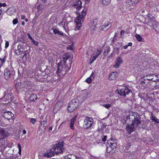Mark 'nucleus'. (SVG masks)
I'll list each match as a JSON object with an SVG mask.
<instances>
[{"label":"nucleus","instance_id":"nucleus-1","mask_svg":"<svg viewBox=\"0 0 159 159\" xmlns=\"http://www.w3.org/2000/svg\"><path fill=\"white\" fill-rule=\"evenodd\" d=\"M62 57L63 60L61 61L58 65V72L61 73L62 75H65L70 69L66 63L67 61L68 60L70 66H71L72 62L70 61V60L69 59L70 58V56L68 54H65Z\"/></svg>","mask_w":159,"mask_h":159},{"label":"nucleus","instance_id":"nucleus-2","mask_svg":"<svg viewBox=\"0 0 159 159\" xmlns=\"http://www.w3.org/2000/svg\"><path fill=\"white\" fill-rule=\"evenodd\" d=\"M78 107V100L76 99H72L69 103L67 107V111L70 112H73Z\"/></svg>","mask_w":159,"mask_h":159},{"label":"nucleus","instance_id":"nucleus-3","mask_svg":"<svg viewBox=\"0 0 159 159\" xmlns=\"http://www.w3.org/2000/svg\"><path fill=\"white\" fill-rule=\"evenodd\" d=\"M63 143L64 142H62L61 143H58L55 145L54 147L52 148L55 154L58 155L63 152L64 150L63 148Z\"/></svg>","mask_w":159,"mask_h":159},{"label":"nucleus","instance_id":"nucleus-4","mask_svg":"<svg viewBox=\"0 0 159 159\" xmlns=\"http://www.w3.org/2000/svg\"><path fill=\"white\" fill-rule=\"evenodd\" d=\"M93 123V119L90 117H87L84 120L83 127L85 129H88L92 125Z\"/></svg>","mask_w":159,"mask_h":159},{"label":"nucleus","instance_id":"nucleus-5","mask_svg":"<svg viewBox=\"0 0 159 159\" xmlns=\"http://www.w3.org/2000/svg\"><path fill=\"white\" fill-rule=\"evenodd\" d=\"M131 91L127 87H124L122 89H119L118 93L121 96H123L125 98L126 95H128L131 92Z\"/></svg>","mask_w":159,"mask_h":159},{"label":"nucleus","instance_id":"nucleus-6","mask_svg":"<svg viewBox=\"0 0 159 159\" xmlns=\"http://www.w3.org/2000/svg\"><path fill=\"white\" fill-rule=\"evenodd\" d=\"M55 155V152H54V150L53 148L47 150L44 152L43 154V157L47 158H49L52 157L54 156Z\"/></svg>","mask_w":159,"mask_h":159},{"label":"nucleus","instance_id":"nucleus-7","mask_svg":"<svg viewBox=\"0 0 159 159\" xmlns=\"http://www.w3.org/2000/svg\"><path fill=\"white\" fill-rule=\"evenodd\" d=\"M131 116H134V123L136 125V126H137L139 124L141 123L140 120L141 118L139 117V115L137 112H133L131 115Z\"/></svg>","mask_w":159,"mask_h":159},{"label":"nucleus","instance_id":"nucleus-8","mask_svg":"<svg viewBox=\"0 0 159 159\" xmlns=\"http://www.w3.org/2000/svg\"><path fill=\"white\" fill-rule=\"evenodd\" d=\"M3 116L5 118L9 120L11 119H13L14 115L10 111H5L4 112Z\"/></svg>","mask_w":159,"mask_h":159},{"label":"nucleus","instance_id":"nucleus-9","mask_svg":"<svg viewBox=\"0 0 159 159\" xmlns=\"http://www.w3.org/2000/svg\"><path fill=\"white\" fill-rule=\"evenodd\" d=\"M13 99V97L11 93H10L7 94H5L2 98V99L3 101L6 102L8 101V102L11 101Z\"/></svg>","mask_w":159,"mask_h":159},{"label":"nucleus","instance_id":"nucleus-10","mask_svg":"<svg viewBox=\"0 0 159 159\" xmlns=\"http://www.w3.org/2000/svg\"><path fill=\"white\" fill-rule=\"evenodd\" d=\"M0 135L1 137L0 141H1L3 139L7 137L8 136V133L7 131H5L2 127H0Z\"/></svg>","mask_w":159,"mask_h":159},{"label":"nucleus","instance_id":"nucleus-11","mask_svg":"<svg viewBox=\"0 0 159 159\" xmlns=\"http://www.w3.org/2000/svg\"><path fill=\"white\" fill-rule=\"evenodd\" d=\"M154 77L156 78V76L153 74L146 75L143 77L144 78L147 79V80L150 81L152 82V84L153 82H155L156 80Z\"/></svg>","mask_w":159,"mask_h":159},{"label":"nucleus","instance_id":"nucleus-12","mask_svg":"<svg viewBox=\"0 0 159 159\" xmlns=\"http://www.w3.org/2000/svg\"><path fill=\"white\" fill-rule=\"evenodd\" d=\"M123 62L122 59L119 57H118L116 58L115 61V64L114 65V67L115 68H118Z\"/></svg>","mask_w":159,"mask_h":159},{"label":"nucleus","instance_id":"nucleus-13","mask_svg":"<svg viewBox=\"0 0 159 159\" xmlns=\"http://www.w3.org/2000/svg\"><path fill=\"white\" fill-rule=\"evenodd\" d=\"M138 2V1L136 0H127L126 1V6L129 7V6H133Z\"/></svg>","mask_w":159,"mask_h":159},{"label":"nucleus","instance_id":"nucleus-14","mask_svg":"<svg viewBox=\"0 0 159 159\" xmlns=\"http://www.w3.org/2000/svg\"><path fill=\"white\" fill-rule=\"evenodd\" d=\"M141 85L142 86L146 88L148 85H152V82L150 81L147 79L145 78H144L143 80L141 81Z\"/></svg>","mask_w":159,"mask_h":159},{"label":"nucleus","instance_id":"nucleus-15","mask_svg":"<svg viewBox=\"0 0 159 159\" xmlns=\"http://www.w3.org/2000/svg\"><path fill=\"white\" fill-rule=\"evenodd\" d=\"M116 140L113 138H111L107 141V143L109 146H112L114 147L116 146Z\"/></svg>","mask_w":159,"mask_h":159},{"label":"nucleus","instance_id":"nucleus-16","mask_svg":"<svg viewBox=\"0 0 159 159\" xmlns=\"http://www.w3.org/2000/svg\"><path fill=\"white\" fill-rule=\"evenodd\" d=\"M73 6L76 7V9L79 10L82 7V2L80 0L76 1L74 3Z\"/></svg>","mask_w":159,"mask_h":159},{"label":"nucleus","instance_id":"nucleus-17","mask_svg":"<svg viewBox=\"0 0 159 159\" xmlns=\"http://www.w3.org/2000/svg\"><path fill=\"white\" fill-rule=\"evenodd\" d=\"M40 123L41 125L39 126V130L43 129L42 130L44 132L47 126V122L46 121H40Z\"/></svg>","mask_w":159,"mask_h":159},{"label":"nucleus","instance_id":"nucleus-18","mask_svg":"<svg viewBox=\"0 0 159 159\" xmlns=\"http://www.w3.org/2000/svg\"><path fill=\"white\" fill-rule=\"evenodd\" d=\"M15 12V9L13 7H9L6 11L7 14L9 16H11Z\"/></svg>","mask_w":159,"mask_h":159},{"label":"nucleus","instance_id":"nucleus-19","mask_svg":"<svg viewBox=\"0 0 159 159\" xmlns=\"http://www.w3.org/2000/svg\"><path fill=\"white\" fill-rule=\"evenodd\" d=\"M125 129L127 131L128 134H130L132 132L134 131V127L130 126L129 124H128Z\"/></svg>","mask_w":159,"mask_h":159},{"label":"nucleus","instance_id":"nucleus-20","mask_svg":"<svg viewBox=\"0 0 159 159\" xmlns=\"http://www.w3.org/2000/svg\"><path fill=\"white\" fill-rule=\"evenodd\" d=\"M11 74V73L9 70L7 69H6L4 70V75L5 76V78L7 80L9 78V77Z\"/></svg>","mask_w":159,"mask_h":159},{"label":"nucleus","instance_id":"nucleus-21","mask_svg":"<svg viewBox=\"0 0 159 159\" xmlns=\"http://www.w3.org/2000/svg\"><path fill=\"white\" fill-rule=\"evenodd\" d=\"M150 118L152 120L156 123H159V119H157L154 115L153 113H151Z\"/></svg>","mask_w":159,"mask_h":159},{"label":"nucleus","instance_id":"nucleus-22","mask_svg":"<svg viewBox=\"0 0 159 159\" xmlns=\"http://www.w3.org/2000/svg\"><path fill=\"white\" fill-rule=\"evenodd\" d=\"M81 20H75V30H78L80 27L81 26L82 24L81 22Z\"/></svg>","mask_w":159,"mask_h":159},{"label":"nucleus","instance_id":"nucleus-23","mask_svg":"<svg viewBox=\"0 0 159 159\" xmlns=\"http://www.w3.org/2000/svg\"><path fill=\"white\" fill-rule=\"evenodd\" d=\"M117 73L114 72L112 73L109 76V79L110 80H113L116 78Z\"/></svg>","mask_w":159,"mask_h":159},{"label":"nucleus","instance_id":"nucleus-24","mask_svg":"<svg viewBox=\"0 0 159 159\" xmlns=\"http://www.w3.org/2000/svg\"><path fill=\"white\" fill-rule=\"evenodd\" d=\"M86 9H84L81 12V14H79L78 18L80 19H82L84 18L86 16Z\"/></svg>","mask_w":159,"mask_h":159},{"label":"nucleus","instance_id":"nucleus-25","mask_svg":"<svg viewBox=\"0 0 159 159\" xmlns=\"http://www.w3.org/2000/svg\"><path fill=\"white\" fill-rule=\"evenodd\" d=\"M37 95L35 94H32L29 98L30 101H34L37 99Z\"/></svg>","mask_w":159,"mask_h":159},{"label":"nucleus","instance_id":"nucleus-26","mask_svg":"<svg viewBox=\"0 0 159 159\" xmlns=\"http://www.w3.org/2000/svg\"><path fill=\"white\" fill-rule=\"evenodd\" d=\"M53 31L54 33L55 34H58L60 35H63V33L62 32L59 31L57 29H53Z\"/></svg>","mask_w":159,"mask_h":159},{"label":"nucleus","instance_id":"nucleus-27","mask_svg":"<svg viewBox=\"0 0 159 159\" xmlns=\"http://www.w3.org/2000/svg\"><path fill=\"white\" fill-rule=\"evenodd\" d=\"M109 25V24L107 23L103 25L102 27V30L103 31H106L107 30L108 28V26Z\"/></svg>","mask_w":159,"mask_h":159},{"label":"nucleus","instance_id":"nucleus-28","mask_svg":"<svg viewBox=\"0 0 159 159\" xmlns=\"http://www.w3.org/2000/svg\"><path fill=\"white\" fill-rule=\"evenodd\" d=\"M104 127V125L102 123H100V126L98 127L97 129V131L98 132H100L102 130H103Z\"/></svg>","mask_w":159,"mask_h":159},{"label":"nucleus","instance_id":"nucleus-29","mask_svg":"<svg viewBox=\"0 0 159 159\" xmlns=\"http://www.w3.org/2000/svg\"><path fill=\"white\" fill-rule=\"evenodd\" d=\"M116 147H114L113 146H109V147L107 146V152L110 153L111 151H112L114 148H115Z\"/></svg>","mask_w":159,"mask_h":159},{"label":"nucleus","instance_id":"nucleus-30","mask_svg":"<svg viewBox=\"0 0 159 159\" xmlns=\"http://www.w3.org/2000/svg\"><path fill=\"white\" fill-rule=\"evenodd\" d=\"M110 51V48L109 47H107L104 52V55L107 56Z\"/></svg>","mask_w":159,"mask_h":159},{"label":"nucleus","instance_id":"nucleus-31","mask_svg":"<svg viewBox=\"0 0 159 159\" xmlns=\"http://www.w3.org/2000/svg\"><path fill=\"white\" fill-rule=\"evenodd\" d=\"M111 0H102V3L105 5H108L109 4Z\"/></svg>","mask_w":159,"mask_h":159},{"label":"nucleus","instance_id":"nucleus-32","mask_svg":"<svg viewBox=\"0 0 159 159\" xmlns=\"http://www.w3.org/2000/svg\"><path fill=\"white\" fill-rule=\"evenodd\" d=\"M15 53L17 55H19L20 54H23L24 52L23 51H21L20 49H18L17 50L15 51Z\"/></svg>","mask_w":159,"mask_h":159},{"label":"nucleus","instance_id":"nucleus-33","mask_svg":"<svg viewBox=\"0 0 159 159\" xmlns=\"http://www.w3.org/2000/svg\"><path fill=\"white\" fill-rule=\"evenodd\" d=\"M21 82L18 83H17L16 84L15 87L17 90H19L22 88V87L21 86Z\"/></svg>","mask_w":159,"mask_h":159},{"label":"nucleus","instance_id":"nucleus-34","mask_svg":"<svg viewBox=\"0 0 159 159\" xmlns=\"http://www.w3.org/2000/svg\"><path fill=\"white\" fill-rule=\"evenodd\" d=\"M135 37L139 41L141 42L142 40V38L139 35L136 34L135 35Z\"/></svg>","mask_w":159,"mask_h":159},{"label":"nucleus","instance_id":"nucleus-35","mask_svg":"<svg viewBox=\"0 0 159 159\" xmlns=\"http://www.w3.org/2000/svg\"><path fill=\"white\" fill-rule=\"evenodd\" d=\"M147 17H148V18H147V19H150L151 20H152L154 19H155L154 16H153L151 14H148L147 15Z\"/></svg>","mask_w":159,"mask_h":159},{"label":"nucleus","instance_id":"nucleus-36","mask_svg":"<svg viewBox=\"0 0 159 159\" xmlns=\"http://www.w3.org/2000/svg\"><path fill=\"white\" fill-rule=\"evenodd\" d=\"M155 84H154L153 83L152 84H153L152 85H153V86H154V87L155 88V89H159V83L157 82V83H155L153 82Z\"/></svg>","mask_w":159,"mask_h":159},{"label":"nucleus","instance_id":"nucleus-37","mask_svg":"<svg viewBox=\"0 0 159 159\" xmlns=\"http://www.w3.org/2000/svg\"><path fill=\"white\" fill-rule=\"evenodd\" d=\"M97 58H98V57L96 56L93 55V56L91 58V62L90 63V64H91L93 61H94Z\"/></svg>","mask_w":159,"mask_h":159},{"label":"nucleus","instance_id":"nucleus-38","mask_svg":"<svg viewBox=\"0 0 159 159\" xmlns=\"http://www.w3.org/2000/svg\"><path fill=\"white\" fill-rule=\"evenodd\" d=\"M65 20H62L61 22V23L62 24V26H63V27L64 28H65V26H66L67 24H68V23H66L65 22Z\"/></svg>","mask_w":159,"mask_h":159},{"label":"nucleus","instance_id":"nucleus-39","mask_svg":"<svg viewBox=\"0 0 159 159\" xmlns=\"http://www.w3.org/2000/svg\"><path fill=\"white\" fill-rule=\"evenodd\" d=\"M92 79L90 77H89L85 81L88 83H90L92 82Z\"/></svg>","mask_w":159,"mask_h":159},{"label":"nucleus","instance_id":"nucleus-40","mask_svg":"<svg viewBox=\"0 0 159 159\" xmlns=\"http://www.w3.org/2000/svg\"><path fill=\"white\" fill-rule=\"evenodd\" d=\"M101 52L102 51H101V50H98L97 49L95 56H96L98 57L99 55H100L101 53Z\"/></svg>","mask_w":159,"mask_h":159},{"label":"nucleus","instance_id":"nucleus-41","mask_svg":"<svg viewBox=\"0 0 159 159\" xmlns=\"http://www.w3.org/2000/svg\"><path fill=\"white\" fill-rule=\"evenodd\" d=\"M111 104H103V106L106 108L108 109L111 106Z\"/></svg>","mask_w":159,"mask_h":159},{"label":"nucleus","instance_id":"nucleus-42","mask_svg":"<svg viewBox=\"0 0 159 159\" xmlns=\"http://www.w3.org/2000/svg\"><path fill=\"white\" fill-rule=\"evenodd\" d=\"M130 143H128L126 145L125 148L127 150H128L129 148L130 147Z\"/></svg>","mask_w":159,"mask_h":159},{"label":"nucleus","instance_id":"nucleus-43","mask_svg":"<svg viewBox=\"0 0 159 159\" xmlns=\"http://www.w3.org/2000/svg\"><path fill=\"white\" fill-rule=\"evenodd\" d=\"M119 48H118V47H116L114 48V51L116 52L117 53H119Z\"/></svg>","mask_w":159,"mask_h":159},{"label":"nucleus","instance_id":"nucleus-44","mask_svg":"<svg viewBox=\"0 0 159 159\" xmlns=\"http://www.w3.org/2000/svg\"><path fill=\"white\" fill-rule=\"evenodd\" d=\"M107 136H106V135L104 136L102 138V141L103 142H105L107 140Z\"/></svg>","mask_w":159,"mask_h":159},{"label":"nucleus","instance_id":"nucleus-45","mask_svg":"<svg viewBox=\"0 0 159 159\" xmlns=\"http://www.w3.org/2000/svg\"><path fill=\"white\" fill-rule=\"evenodd\" d=\"M5 57H4L2 59H1L0 58V60L1 61V62L2 64L6 61V59H5Z\"/></svg>","mask_w":159,"mask_h":159},{"label":"nucleus","instance_id":"nucleus-46","mask_svg":"<svg viewBox=\"0 0 159 159\" xmlns=\"http://www.w3.org/2000/svg\"><path fill=\"white\" fill-rule=\"evenodd\" d=\"M30 122L32 124H34L36 121V120L34 118H31L30 120Z\"/></svg>","mask_w":159,"mask_h":159},{"label":"nucleus","instance_id":"nucleus-47","mask_svg":"<svg viewBox=\"0 0 159 159\" xmlns=\"http://www.w3.org/2000/svg\"><path fill=\"white\" fill-rule=\"evenodd\" d=\"M17 48L19 49H24L23 46H22L21 44H19L18 45Z\"/></svg>","mask_w":159,"mask_h":159},{"label":"nucleus","instance_id":"nucleus-48","mask_svg":"<svg viewBox=\"0 0 159 159\" xmlns=\"http://www.w3.org/2000/svg\"><path fill=\"white\" fill-rule=\"evenodd\" d=\"M9 45V42L7 41H6V43H5V48H8V47Z\"/></svg>","mask_w":159,"mask_h":159},{"label":"nucleus","instance_id":"nucleus-49","mask_svg":"<svg viewBox=\"0 0 159 159\" xmlns=\"http://www.w3.org/2000/svg\"><path fill=\"white\" fill-rule=\"evenodd\" d=\"M7 6V5L5 3H0V7H2V6L3 7H6Z\"/></svg>","mask_w":159,"mask_h":159},{"label":"nucleus","instance_id":"nucleus-50","mask_svg":"<svg viewBox=\"0 0 159 159\" xmlns=\"http://www.w3.org/2000/svg\"><path fill=\"white\" fill-rule=\"evenodd\" d=\"M32 42H33L34 44L36 45V46H37L38 44V43L37 41H36L34 39L33 40H32Z\"/></svg>","mask_w":159,"mask_h":159},{"label":"nucleus","instance_id":"nucleus-51","mask_svg":"<svg viewBox=\"0 0 159 159\" xmlns=\"http://www.w3.org/2000/svg\"><path fill=\"white\" fill-rule=\"evenodd\" d=\"M27 35L29 37V38L31 39V40H33V39L32 37L31 36L30 34H28Z\"/></svg>","mask_w":159,"mask_h":159},{"label":"nucleus","instance_id":"nucleus-52","mask_svg":"<svg viewBox=\"0 0 159 159\" xmlns=\"http://www.w3.org/2000/svg\"><path fill=\"white\" fill-rule=\"evenodd\" d=\"M13 24L15 25L17 24L18 22V20H13Z\"/></svg>","mask_w":159,"mask_h":159},{"label":"nucleus","instance_id":"nucleus-53","mask_svg":"<svg viewBox=\"0 0 159 159\" xmlns=\"http://www.w3.org/2000/svg\"><path fill=\"white\" fill-rule=\"evenodd\" d=\"M70 128L72 129H74V125L73 124H70Z\"/></svg>","mask_w":159,"mask_h":159},{"label":"nucleus","instance_id":"nucleus-54","mask_svg":"<svg viewBox=\"0 0 159 159\" xmlns=\"http://www.w3.org/2000/svg\"><path fill=\"white\" fill-rule=\"evenodd\" d=\"M29 49L26 50V51H25V54L27 55L29 53V52L28 51V50H30V48L29 47Z\"/></svg>","mask_w":159,"mask_h":159},{"label":"nucleus","instance_id":"nucleus-55","mask_svg":"<svg viewBox=\"0 0 159 159\" xmlns=\"http://www.w3.org/2000/svg\"><path fill=\"white\" fill-rule=\"evenodd\" d=\"M95 74L94 72H92L91 75H90V77L93 79L94 78L93 75H94Z\"/></svg>","mask_w":159,"mask_h":159},{"label":"nucleus","instance_id":"nucleus-56","mask_svg":"<svg viewBox=\"0 0 159 159\" xmlns=\"http://www.w3.org/2000/svg\"><path fill=\"white\" fill-rule=\"evenodd\" d=\"M77 118V115H75V116L71 120H74L75 121V120H76Z\"/></svg>","mask_w":159,"mask_h":159},{"label":"nucleus","instance_id":"nucleus-57","mask_svg":"<svg viewBox=\"0 0 159 159\" xmlns=\"http://www.w3.org/2000/svg\"><path fill=\"white\" fill-rule=\"evenodd\" d=\"M130 115H129L127 116L125 118V119H126V120H127L128 119H130Z\"/></svg>","mask_w":159,"mask_h":159},{"label":"nucleus","instance_id":"nucleus-58","mask_svg":"<svg viewBox=\"0 0 159 159\" xmlns=\"http://www.w3.org/2000/svg\"><path fill=\"white\" fill-rule=\"evenodd\" d=\"M17 147H18V148H19V150H21V146L20 145V144H18Z\"/></svg>","mask_w":159,"mask_h":159},{"label":"nucleus","instance_id":"nucleus-59","mask_svg":"<svg viewBox=\"0 0 159 159\" xmlns=\"http://www.w3.org/2000/svg\"><path fill=\"white\" fill-rule=\"evenodd\" d=\"M67 48L68 49H70L71 50H73V48L72 47H71L70 46H68V47H67Z\"/></svg>","mask_w":159,"mask_h":159},{"label":"nucleus","instance_id":"nucleus-60","mask_svg":"<svg viewBox=\"0 0 159 159\" xmlns=\"http://www.w3.org/2000/svg\"><path fill=\"white\" fill-rule=\"evenodd\" d=\"M125 31L123 30H121L120 33V34L121 35H122L124 33H125Z\"/></svg>","mask_w":159,"mask_h":159},{"label":"nucleus","instance_id":"nucleus-61","mask_svg":"<svg viewBox=\"0 0 159 159\" xmlns=\"http://www.w3.org/2000/svg\"><path fill=\"white\" fill-rule=\"evenodd\" d=\"M25 58L26 59L27 58V55L24 54L23 57V59Z\"/></svg>","mask_w":159,"mask_h":159},{"label":"nucleus","instance_id":"nucleus-62","mask_svg":"<svg viewBox=\"0 0 159 159\" xmlns=\"http://www.w3.org/2000/svg\"><path fill=\"white\" fill-rule=\"evenodd\" d=\"M123 124L124 125H125V124H127V125L128 124H129L128 123H127V120H126L125 121H124V122H123Z\"/></svg>","mask_w":159,"mask_h":159},{"label":"nucleus","instance_id":"nucleus-63","mask_svg":"<svg viewBox=\"0 0 159 159\" xmlns=\"http://www.w3.org/2000/svg\"><path fill=\"white\" fill-rule=\"evenodd\" d=\"M25 16L24 15H22L21 16V18L22 19H25Z\"/></svg>","mask_w":159,"mask_h":159},{"label":"nucleus","instance_id":"nucleus-64","mask_svg":"<svg viewBox=\"0 0 159 159\" xmlns=\"http://www.w3.org/2000/svg\"><path fill=\"white\" fill-rule=\"evenodd\" d=\"M70 121H71L70 124H73V125H74V123H75V121H74V120H71Z\"/></svg>","mask_w":159,"mask_h":159}]
</instances>
